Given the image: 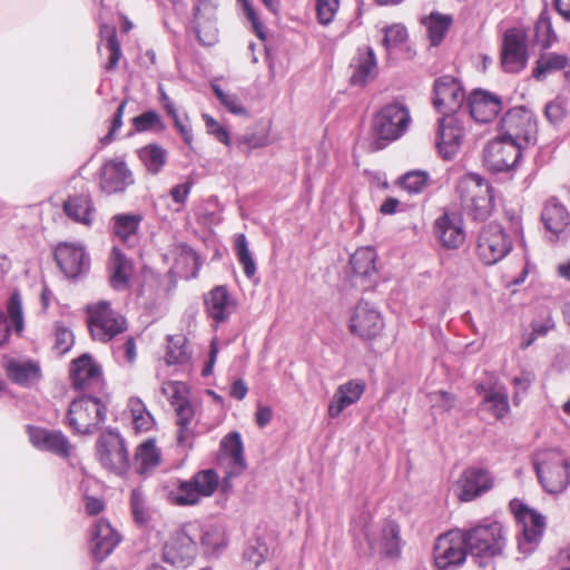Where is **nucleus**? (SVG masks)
<instances>
[{"instance_id":"23","label":"nucleus","mask_w":570,"mask_h":570,"mask_svg":"<svg viewBox=\"0 0 570 570\" xmlns=\"http://www.w3.org/2000/svg\"><path fill=\"white\" fill-rule=\"evenodd\" d=\"M217 6L213 0H198L194 8V29L198 41L212 46L218 40Z\"/></svg>"},{"instance_id":"27","label":"nucleus","mask_w":570,"mask_h":570,"mask_svg":"<svg viewBox=\"0 0 570 570\" xmlns=\"http://www.w3.org/2000/svg\"><path fill=\"white\" fill-rule=\"evenodd\" d=\"M2 367L11 382L23 387H29L41 379L40 364L30 358L3 356Z\"/></svg>"},{"instance_id":"15","label":"nucleus","mask_w":570,"mask_h":570,"mask_svg":"<svg viewBox=\"0 0 570 570\" xmlns=\"http://www.w3.org/2000/svg\"><path fill=\"white\" fill-rule=\"evenodd\" d=\"M100 463L110 471L124 472L128 466V452L124 439L114 431L102 433L97 441Z\"/></svg>"},{"instance_id":"51","label":"nucleus","mask_w":570,"mask_h":570,"mask_svg":"<svg viewBox=\"0 0 570 570\" xmlns=\"http://www.w3.org/2000/svg\"><path fill=\"white\" fill-rule=\"evenodd\" d=\"M556 326L553 317L549 311L544 312L541 318L533 320L531 323V333L521 343V348H528L538 337L546 336Z\"/></svg>"},{"instance_id":"31","label":"nucleus","mask_w":570,"mask_h":570,"mask_svg":"<svg viewBox=\"0 0 570 570\" xmlns=\"http://www.w3.org/2000/svg\"><path fill=\"white\" fill-rule=\"evenodd\" d=\"M365 383L362 380H350L337 386L327 409L331 419L338 417L344 410L357 403L365 392Z\"/></svg>"},{"instance_id":"47","label":"nucleus","mask_w":570,"mask_h":570,"mask_svg":"<svg viewBox=\"0 0 570 570\" xmlns=\"http://www.w3.org/2000/svg\"><path fill=\"white\" fill-rule=\"evenodd\" d=\"M100 37L106 41L105 46L109 51V59L106 65V69L111 70L116 68L121 57L120 45L117 40L116 29L109 24H102L100 27Z\"/></svg>"},{"instance_id":"10","label":"nucleus","mask_w":570,"mask_h":570,"mask_svg":"<svg viewBox=\"0 0 570 570\" xmlns=\"http://www.w3.org/2000/svg\"><path fill=\"white\" fill-rule=\"evenodd\" d=\"M462 208L474 220H485L493 209L492 188L478 180H461L458 186Z\"/></svg>"},{"instance_id":"4","label":"nucleus","mask_w":570,"mask_h":570,"mask_svg":"<svg viewBox=\"0 0 570 570\" xmlns=\"http://www.w3.org/2000/svg\"><path fill=\"white\" fill-rule=\"evenodd\" d=\"M107 416V406L101 397L89 393L73 400L69 406L67 421L79 434H91L100 429Z\"/></svg>"},{"instance_id":"7","label":"nucleus","mask_w":570,"mask_h":570,"mask_svg":"<svg viewBox=\"0 0 570 570\" xmlns=\"http://www.w3.org/2000/svg\"><path fill=\"white\" fill-rule=\"evenodd\" d=\"M502 130L501 137L518 142L522 149L537 142V118L531 110L524 107H514L504 115Z\"/></svg>"},{"instance_id":"12","label":"nucleus","mask_w":570,"mask_h":570,"mask_svg":"<svg viewBox=\"0 0 570 570\" xmlns=\"http://www.w3.org/2000/svg\"><path fill=\"white\" fill-rule=\"evenodd\" d=\"M89 312V328L95 340L108 342L126 330V320L115 312L108 302L92 305Z\"/></svg>"},{"instance_id":"45","label":"nucleus","mask_w":570,"mask_h":570,"mask_svg":"<svg viewBox=\"0 0 570 570\" xmlns=\"http://www.w3.org/2000/svg\"><path fill=\"white\" fill-rule=\"evenodd\" d=\"M114 233L122 240L128 242L129 238L136 235L141 216L138 214H120L114 218Z\"/></svg>"},{"instance_id":"39","label":"nucleus","mask_w":570,"mask_h":570,"mask_svg":"<svg viewBox=\"0 0 570 570\" xmlns=\"http://www.w3.org/2000/svg\"><path fill=\"white\" fill-rule=\"evenodd\" d=\"M108 266L111 286L116 289L126 288L132 273V266L117 247L112 248Z\"/></svg>"},{"instance_id":"11","label":"nucleus","mask_w":570,"mask_h":570,"mask_svg":"<svg viewBox=\"0 0 570 570\" xmlns=\"http://www.w3.org/2000/svg\"><path fill=\"white\" fill-rule=\"evenodd\" d=\"M161 393L175 409L177 423L179 425L177 442L179 445L185 446L187 445L189 436L188 426L195 414L194 407L188 400V389L183 382L171 381L163 384Z\"/></svg>"},{"instance_id":"44","label":"nucleus","mask_w":570,"mask_h":570,"mask_svg":"<svg viewBox=\"0 0 570 570\" xmlns=\"http://www.w3.org/2000/svg\"><path fill=\"white\" fill-rule=\"evenodd\" d=\"M139 158L148 173L158 174L167 160V151L159 145H148L139 151Z\"/></svg>"},{"instance_id":"6","label":"nucleus","mask_w":570,"mask_h":570,"mask_svg":"<svg viewBox=\"0 0 570 570\" xmlns=\"http://www.w3.org/2000/svg\"><path fill=\"white\" fill-rule=\"evenodd\" d=\"M219 483L218 474L213 469L202 470L189 480H179L169 492V499L176 505H195L203 498L214 494Z\"/></svg>"},{"instance_id":"8","label":"nucleus","mask_w":570,"mask_h":570,"mask_svg":"<svg viewBox=\"0 0 570 570\" xmlns=\"http://www.w3.org/2000/svg\"><path fill=\"white\" fill-rule=\"evenodd\" d=\"M468 552L463 530H451L436 538L433 564L436 570H456L465 562Z\"/></svg>"},{"instance_id":"64","label":"nucleus","mask_w":570,"mask_h":570,"mask_svg":"<svg viewBox=\"0 0 570 570\" xmlns=\"http://www.w3.org/2000/svg\"><path fill=\"white\" fill-rule=\"evenodd\" d=\"M546 118L553 125L559 124L566 116V107L562 98L557 97L544 107Z\"/></svg>"},{"instance_id":"21","label":"nucleus","mask_w":570,"mask_h":570,"mask_svg":"<svg viewBox=\"0 0 570 570\" xmlns=\"http://www.w3.org/2000/svg\"><path fill=\"white\" fill-rule=\"evenodd\" d=\"M384 327L380 312L370 303L361 301L351 318L350 331L364 340L377 336Z\"/></svg>"},{"instance_id":"63","label":"nucleus","mask_w":570,"mask_h":570,"mask_svg":"<svg viewBox=\"0 0 570 570\" xmlns=\"http://www.w3.org/2000/svg\"><path fill=\"white\" fill-rule=\"evenodd\" d=\"M203 119L205 121L208 134L213 135L219 142L229 147L232 144L229 131L219 125L215 118L207 114L203 115Z\"/></svg>"},{"instance_id":"32","label":"nucleus","mask_w":570,"mask_h":570,"mask_svg":"<svg viewBox=\"0 0 570 570\" xmlns=\"http://www.w3.org/2000/svg\"><path fill=\"white\" fill-rule=\"evenodd\" d=\"M31 444L41 451H49L60 456H68L70 443L61 431L28 426Z\"/></svg>"},{"instance_id":"24","label":"nucleus","mask_w":570,"mask_h":570,"mask_svg":"<svg viewBox=\"0 0 570 570\" xmlns=\"http://www.w3.org/2000/svg\"><path fill=\"white\" fill-rule=\"evenodd\" d=\"M368 546L373 553H380L390 559L399 558L402 549L399 524L393 520H385L377 533L368 535Z\"/></svg>"},{"instance_id":"16","label":"nucleus","mask_w":570,"mask_h":570,"mask_svg":"<svg viewBox=\"0 0 570 570\" xmlns=\"http://www.w3.org/2000/svg\"><path fill=\"white\" fill-rule=\"evenodd\" d=\"M196 554V542L185 530L173 533L163 549V560L180 569L189 567Z\"/></svg>"},{"instance_id":"5","label":"nucleus","mask_w":570,"mask_h":570,"mask_svg":"<svg viewBox=\"0 0 570 570\" xmlns=\"http://www.w3.org/2000/svg\"><path fill=\"white\" fill-rule=\"evenodd\" d=\"M510 508L520 525V533L517 538L518 550L527 557L537 549L542 539L546 529V518L519 500H512Z\"/></svg>"},{"instance_id":"9","label":"nucleus","mask_w":570,"mask_h":570,"mask_svg":"<svg viewBox=\"0 0 570 570\" xmlns=\"http://www.w3.org/2000/svg\"><path fill=\"white\" fill-rule=\"evenodd\" d=\"M512 249V240L507 232L497 224L483 226L479 233L475 253L484 265H494Z\"/></svg>"},{"instance_id":"33","label":"nucleus","mask_w":570,"mask_h":570,"mask_svg":"<svg viewBox=\"0 0 570 570\" xmlns=\"http://www.w3.org/2000/svg\"><path fill=\"white\" fill-rule=\"evenodd\" d=\"M541 220L546 229L556 238L563 237L570 227V214L557 198H549L542 209Z\"/></svg>"},{"instance_id":"49","label":"nucleus","mask_w":570,"mask_h":570,"mask_svg":"<svg viewBox=\"0 0 570 570\" xmlns=\"http://www.w3.org/2000/svg\"><path fill=\"white\" fill-rule=\"evenodd\" d=\"M267 556V544L259 539L249 542L243 553L244 562L252 570H256L262 563H264Z\"/></svg>"},{"instance_id":"37","label":"nucleus","mask_w":570,"mask_h":570,"mask_svg":"<svg viewBox=\"0 0 570 570\" xmlns=\"http://www.w3.org/2000/svg\"><path fill=\"white\" fill-rule=\"evenodd\" d=\"M65 214L72 220L83 225H91L94 206L88 194H80L68 197L63 204Z\"/></svg>"},{"instance_id":"62","label":"nucleus","mask_w":570,"mask_h":570,"mask_svg":"<svg viewBox=\"0 0 570 570\" xmlns=\"http://www.w3.org/2000/svg\"><path fill=\"white\" fill-rule=\"evenodd\" d=\"M338 0H316V11L320 23H331L338 10Z\"/></svg>"},{"instance_id":"38","label":"nucleus","mask_w":570,"mask_h":570,"mask_svg":"<svg viewBox=\"0 0 570 570\" xmlns=\"http://www.w3.org/2000/svg\"><path fill=\"white\" fill-rule=\"evenodd\" d=\"M376 253L373 247H361L351 256L350 264L355 277L371 281L376 274Z\"/></svg>"},{"instance_id":"13","label":"nucleus","mask_w":570,"mask_h":570,"mask_svg":"<svg viewBox=\"0 0 570 570\" xmlns=\"http://www.w3.org/2000/svg\"><path fill=\"white\" fill-rule=\"evenodd\" d=\"M522 156V148L518 142L498 137L489 141L484 148L483 161L492 173H503L515 167Z\"/></svg>"},{"instance_id":"22","label":"nucleus","mask_w":570,"mask_h":570,"mask_svg":"<svg viewBox=\"0 0 570 570\" xmlns=\"http://www.w3.org/2000/svg\"><path fill=\"white\" fill-rule=\"evenodd\" d=\"M55 258L66 277L75 279L89 269V257L79 244L63 243L55 250Z\"/></svg>"},{"instance_id":"1","label":"nucleus","mask_w":570,"mask_h":570,"mask_svg":"<svg viewBox=\"0 0 570 570\" xmlns=\"http://www.w3.org/2000/svg\"><path fill=\"white\" fill-rule=\"evenodd\" d=\"M412 122L409 108L399 101L382 107L373 117V149L381 150L399 140Z\"/></svg>"},{"instance_id":"60","label":"nucleus","mask_w":570,"mask_h":570,"mask_svg":"<svg viewBox=\"0 0 570 570\" xmlns=\"http://www.w3.org/2000/svg\"><path fill=\"white\" fill-rule=\"evenodd\" d=\"M534 380V373L528 370H522L520 374L512 379V385L514 387L513 402L515 405L520 402V395L529 390Z\"/></svg>"},{"instance_id":"40","label":"nucleus","mask_w":570,"mask_h":570,"mask_svg":"<svg viewBox=\"0 0 570 570\" xmlns=\"http://www.w3.org/2000/svg\"><path fill=\"white\" fill-rule=\"evenodd\" d=\"M453 19L449 14L432 12L430 16L422 19L423 26L426 28L428 37L433 46L440 45L450 27Z\"/></svg>"},{"instance_id":"41","label":"nucleus","mask_w":570,"mask_h":570,"mask_svg":"<svg viewBox=\"0 0 570 570\" xmlns=\"http://www.w3.org/2000/svg\"><path fill=\"white\" fill-rule=\"evenodd\" d=\"M482 406L495 419H503L510 412L508 392L504 389H492L483 397Z\"/></svg>"},{"instance_id":"18","label":"nucleus","mask_w":570,"mask_h":570,"mask_svg":"<svg viewBox=\"0 0 570 570\" xmlns=\"http://www.w3.org/2000/svg\"><path fill=\"white\" fill-rule=\"evenodd\" d=\"M464 134V127L458 118L444 116L439 120L435 145L443 159L451 160L456 156L462 146Z\"/></svg>"},{"instance_id":"57","label":"nucleus","mask_w":570,"mask_h":570,"mask_svg":"<svg viewBox=\"0 0 570 570\" xmlns=\"http://www.w3.org/2000/svg\"><path fill=\"white\" fill-rule=\"evenodd\" d=\"M429 175L426 171L414 170L402 177V187L410 194H420L428 185Z\"/></svg>"},{"instance_id":"52","label":"nucleus","mask_w":570,"mask_h":570,"mask_svg":"<svg viewBox=\"0 0 570 570\" xmlns=\"http://www.w3.org/2000/svg\"><path fill=\"white\" fill-rule=\"evenodd\" d=\"M407 39L406 28L402 24H392L384 29L383 45L389 53L402 50Z\"/></svg>"},{"instance_id":"55","label":"nucleus","mask_w":570,"mask_h":570,"mask_svg":"<svg viewBox=\"0 0 570 570\" xmlns=\"http://www.w3.org/2000/svg\"><path fill=\"white\" fill-rule=\"evenodd\" d=\"M55 328V344L53 348L59 355H63L71 350L75 343L72 331L60 322H56Z\"/></svg>"},{"instance_id":"2","label":"nucleus","mask_w":570,"mask_h":570,"mask_svg":"<svg viewBox=\"0 0 570 570\" xmlns=\"http://www.w3.org/2000/svg\"><path fill=\"white\" fill-rule=\"evenodd\" d=\"M468 551L478 559H491L501 556L507 547V533L503 525L485 519L475 527L463 530Z\"/></svg>"},{"instance_id":"35","label":"nucleus","mask_w":570,"mask_h":570,"mask_svg":"<svg viewBox=\"0 0 570 570\" xmlns=\"http://www.w3.org/2000/svg\"><path fill=\"white\" fill-rule=\"evenodd\" d=\"M10 326L17 334L23 331V313L21 296L18 292L13 293L7 304V315L0 311V345L8 342L10 335Z\"/></svg>"},{"instance_id":"26","label":"nucleus","mask_w":570,"mask_h":570,"mask_svg":"<svg viewBox=\"0 0 570 570\" xmlns=\"http://www.w3.org/2000/svg\"><path fill=\"white\" fill-rule=\"evenodd\" d=\"M119 542L120 535L109 521L99 519L95 522L90 532L89 550L96 561H104L111 554Z\"/></svg>"},{"instance_id":"58","label":"nucleus","mask_w":570,"mask_h":570,"mask_svg":"<svg viewBox=\"0 0 570 570\" xmlns=\"http://www.w3.org/2000/svg\"><path fill=\"white\" fill-rule=\"evenodd\" d=\"M131 513L137 523L145 524L150 519L149 509L140 490L135 489L130 495Z\"/></svg>"},{"instance_id":"14","label":"nucleus","mask_w":570,"mask_h":570,"mask_svg":"<svg viewBox=\"0 0 570 570\" xmlns=\"http://www.w3.org/2000/svg\"><path fill=\"white\" fill-rule=\"evenodd\" d=\"M456 485L460 501L470 502L493 489L494 475L485 468L469 466L461 473Z\"/></svg>"},{"instance_id":"3","label":"nucleus","mask_w":570,"mask_h":570,"mask_svg":"<svg viewBox=\"0 0 570 570\" xmlns=\"http://www.w3.org/2000/svg\"><path fill=\"white\" fill-rule=\"evenodd\" d=\"M533 465L540 484L548 493L559 494L570 484V461L562 452L538 453Z\"/></svg>"},{"instance_id":"50","label":"nucleus","mask_w":570,"mask_h":570,"mask_svg":"<svg viewBox=\"0 0 570 570\" xmlns=\"http://www.w3.org/2000/svg\"><path fill=\"white\" fill-rule=\"evenodd\" d=\"M128 405L135 430L138 432L148 431L153 426L154 419L145 404L139 399L131 397Z\"/></svg>"},{"instance_id":"20","label":"nucleus","mask_w":570,"mask_h":570,"mask_svg":"<svg viewBox=\"0 0 570 570\" xmlns=\"http://www.w3.org/2000/svg\"><path fill=\"white\" fill-rule=\"evenodd\" d=\"M464 97V90L454 77L443 76L435 80L433 105L445 116L460 109Z\"/></svg>"},{"instance_id":"42","label":"nucleus","mask_w":570,"mask_h":570,"mask_svg":"<svg viewBox=\"0 0 570 570\" xmlns=\"http://www.w3.org/2000/svg\"><path fill=\"white\" fill-rule=\"evenodd\" d=\"M568 65L566 55L549 52L543 53L537 60V66L532 71L535 79L542 80L548 73L562 70Z\"/></svg>"},{"instance_id":"34","label":"nucleus","mask_w":570,"mask_h":570,"mask_svg":"<svg viewBox=\"0 0 570 570\" xmlns=\"http://www.w3.org/2000/svg\"><path fill=\"white\" fill-rule=\"evenodd\" d=\"M205 307L213 320L216 322H224L233 314L236 307V302L230 296L228 289L220 285L214 287L205 296Z\"/></svg>"},{"instance_id":"59","label":"nucleus","mask_w":570,"mask_h":570,"mask_svg":"<svg viewBox=\"0 0 570 570\" xmlns=\"http://www.w3.org/2000/svg\"><path fill=\"white\" fill-rule=\"evenodd\" d=\"M213 91L215 96L219 99L222 105H224L229 112L237 116H243L247 114L245 107L242 105L236 95L224 92L219 86H213Z\"/></svg>"},{"instance_id":"25","label":"nucleus","mask_w":570,"mask_h":570,"mask_svg":"<svg viewBox=\"0 0 570 570\" xmlns=\"http://www.w3.org/2000/svg\"><path fill=\"white\" fill-rule=\"evenodd\" d=\"M528 60L525 37L522 30L510 29L505 32L502 46V67L508 72L521 71Z\"/></svg>"},{"instance_id":"61","label":"nucleus","mask_w":570,"mask_h":570,"mask_svg":"<svg viewBox=\"0 0 570 570\" xmlns=\"http://www.w3.org/2000/svg\"><path fill=\"white\" fill-rule=\"evenodd\" d=\"M238 145H245L249 150L263 148L271 144L269 134L263 129L256 132H248L237 138Z\"/></svg>"},{"instance_id":"29","label":"nucleus","mask_w":570,"mask_h":570,"mask_svg":"<svg viewBox=\"0 0 570 570\" xmlns=\"http://www.w3.org/2000/svg\"><path fill=\"white\" fill-rule=\"evenodd\" d=\"M134 184L132 173L126 163L111 159L105 163L100 174V187L106 194L122 193Z\"/></svg>"},{"instance_id":"48","label":"nucleus","mask_w":570,"mask_h":570,"mask_svg":"<svg viewBox=\"0 0 570 570\" xmlns=\"http://www.w3.org/2000/svg\"><path fill=\"white\" fill-rule=\"evenodd\" d=\"M557 36L552 29L550 18L542 12L534 26V42L542 49H547L556 41Z\"/></svg>"},{"instance_id":"53","label":"nucleus","mask_w":570,"mask_h":570,"mask_svg":"<svg viewBox=\"0 0 570 570\" xmlns=\"http://www.w3.org/2000/svg\"><path fill=\"white\" fill-rule=\"evenodd\" d=\"M236 255L239 264L244 268V273L248 278H252L256 273V264L248 248L246 236L240 234L235 242Z\"/></svg>"},{"instance_id":"56","label":"nucleus","mask_w":570,"mask_h":570,"mask_svg":"<svg viewBox=\"0 0 570 570\" xmlns=\"http://www.w3.org/2000/svg\"><path fill=\"white\" fill-rule=\"evenodd\" d=\"M200 543L207 553L219 551L225 546V538L223 532L215 527H209L204 530Z\"/></svg>"},{"instance_id":"54","label":"nucleus","mask_w":570,"mask_h":570,"mask_svg":"<svg viewBox=\"0 0 570 570\" xmlns=\"http://www.w3.org/2000/svg\"><path fill=\"white\" fill-rule=\"evenodd\" d=\"M135 130L145 132L149 130H165V124L160 115L155 110H147L132 119Z\"/></svg>"},{"instance_id":"43","label":"nucleus","mask_w":570,"mask_h":570,"mask_svg":"<svg viewBox=\"0 0 570 570\" xmlns=\"http://www.w3.org/2000/svg\"><path fill=\"white\" fill-rule=\"evenodd\" d=\"M136 462L139 473H147L155 469L160 462V452L154 440H147L137 449Z\"/></svg>"},{"instance_id":"17","label":"nucleus","mask_w":570,"mask_h":570,"mask_svg":"<svg viewBox=\"0 0 570 570\" xmlns=\"http://www.w3.org/2000/svg\"><path fill=\"white\" fill-rule=\"evenodd\" d=\"M218 461L225 469L226 479L240 475L246 470L244 444L237 431L229 432L222 439Z\"/></svg>"},{"instance_id":"19","label":"nucleus","mask_w":570,"mask_h":570,"mask_svg":"<svg viewBox=\"0 0 570 570\" xmlns=\"http://www.w3.org/2000/svg\"><path fill=\"white\" fill-rule=\"evenodd\" d=\"M70 375L77 390L83 392H99L102 390L101 368L88 354L81 355L71 363Z\"/></svg>"},{"instance_id":"30","label":"nucleus","mask_w":570,"mask_h":570,"mask_svg":"<svg viewBox=\"0 0 570 570\" xmlns=\"http://www.w3.org/2000/svg\"><path fill=\"white\" fill-rule=\"evenodd\" d=\"M471 117L476 122H490L501 111L502 101L499 96L483 89L473 90L468 98Z\"/></svg>"},{"instance_id":"46","label":"nucleus","mask_w":570,"mask_h":570,"mask_svg":"<svg viewBox=\"0 0 570 570\" xmlns=\"http://www.w3.org/2000/svg\"><path fill=\"white\" fill-rule=\"evenodd\" d=\"M190 360V352L186 345V338L178 336L171 337L167 347L165 361L167 365H184Z\"/></svg>"},{"instance_id":"28","label":"nucleus","mask_w":570,"mask_h":570,"mask_svg":"<svg viewBox=\"0 0 570 570\" xmlns=\"http://www.w3.org/2000/svg\"><path fill=\"white\" fill-rule=\"evenodd\" d=\"M434 233L443 247L459 248L465 240L462 217L456 213H444L434 223Z\"/></svg>"},{"instance_id":"36","label":"nucleus","mask_w":570,"mask_h":570,"mask_svg":"<svg viewBox=\"0 0 570 570\" xmlns=\"http://www.w3.org/2000/svg\"><path fill=\"white\" fill-rule=\"evenodd\" d=\"M354 71L351 76V82L356 86H363L374 79L377 73V63L374 50L367 47L360 50L352 65Z\"/></svg>"}]
</instances>
